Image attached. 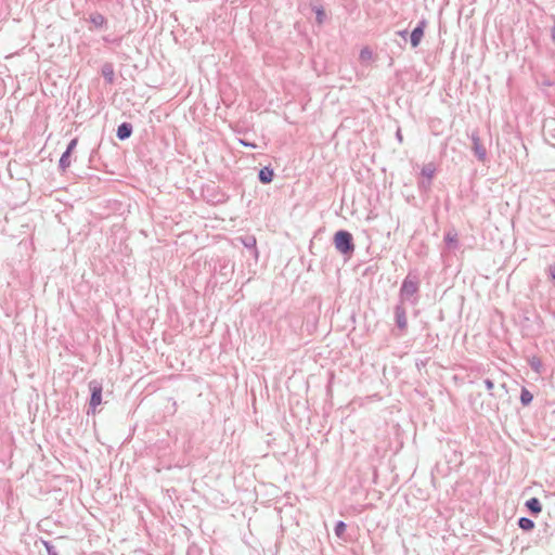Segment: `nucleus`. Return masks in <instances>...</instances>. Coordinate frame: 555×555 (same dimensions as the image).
<instances>
[{
    "label": "nucleus",
    "mask_w": 555,
    "mask_h": 555,
    "mask_svg": "<svg viewBox=\"0 0 555 555\" xmlns=\"http://www.w3.org/2000/svg\"><path fill=\"white\" fill-rule=\"evenodd\" d=\"M273 169L268 166L261 168L258 172V179L263 184L270 183L273 179Z\"/></svg>",
    "instance_id": "obj_9"
},
{
    "label": "nucleus",
    "mask_w": 555,
    "mask_h": 555,
    "mask_svg": "<svg viewBox=\"0 0 555 555\" xmlns=\"http://www.w3.org/2000/svg\"><path fill=\"white\" fill-rule=\"evenodd\" d=\"M444 242L450 248H457L459 247V240H457V233L455 231H449L444 235Z\"/></svg>",
    "instance_id": "obj_11"
},
{
    "label": "nucleus",
    "mask_w": 555,
    "mask_h": 555,
    "mask_svg": "<svg viewBox=\"0 0 555 555\" xmlns=\"http://www.w3.org/2000/svg\"><path fill=\"white\" fill-rule=\"evenodd\" d=\"M90 23H92L95 27H102L106 24V18L101 13H92L89 16Z\"/></svg>",
    "instance_id": "obj_12"
},
{
    "label": "nucleus",
    "mask_w": 555,
    "mask_h": 555,
    "mask_svg": "<svg viewBox=\"0 0 555 555\" xmlns=\"http://www.w3.org/2000/svg\"><path fill=\"white\" fill-rule=\"evenodd\" d=\"M395 321L398 328L405 331L408 327L406 311L402 304L395 307Z\"/></svg>",
    "instance_id": "obj_6"
},
{
    "label": "nucleus",
    "mask_w": 555,
    "mask_h": 555,
    "mask_svg": "<svg viewBox=\"0 0 555 555\" xmlns=\"http://www.w3.org/2000/svg\"><path fill=\"white\" fill-rule=\"evenodd\" d=\"M70 153L64 152L59 160V168L64 172L70 166Z\"/></svg>",
    "instance_id": "obj_14"
},
{
    "label": "nucleus",
    "mask_w": 555,
    "mask_h": 555,
    "mask_svg": "<svg viewBox=\"0 0 555 555\" xmlns=\"http://www.w3.org/2000/svg\"><path fill=\"white\" fill-rule=\"evenodd\" d=\"M518 526L522 530L528 531L534 528V521L528 517H520L518 519Z\"/></svg>",
    "instance_id": "obj_15"
},
{
    "label": "nucleus",
    "mask_w": 555,
    "mask_h": 555,
    "mask_svg": "<svg viewBox=\"0 0 555 555\" xmlns=\"http://www.w3.org/2000/svg\"><path fill=\"white\" fill-rule=\"evenodd\" d=\"M132 134V125L129 122H122L118 126L116 137L120 140H127Z\"/></svg>",
    "instance_id": "obj_8"
},
{
    "label": "nucleus",
    "mask_w": 555,
    "mask_h": 555,
    "mask_svg": "<svg viewBox=\"0 0 555 555\" xmlns=\"http://www.w3.org/2000/svg\"><path fill=\"white\" fill-rule=\"evenodd\" d=\"M420 287V281L417 275H413L412 273H409L405 279L403 280L401 287H400V299L403 300H410L411 297H413L417 292Z\"/></svg>",
    "instance_id": "obj_2"
},
{
    "label": "nucleus",
    "mask_w": 555,
    "mask_h": 555,
    "mask_svg": "<svg viewBox=\"0 0 555 555\" xmlns=\"http://www.w3.org/2000/svg\"><path fill=\"white\" fill-rule=\"evenodd\" d=\"M89 389L91 391L89 405L94 410L102 402V384L98 380H91L89 383Z\"/></svg>",
    "instance_id": "obj_4"
},
{
    "label": "nucleus",
    "mask_w": 555,
    "mask_h": 555,
    "mask_svg": "<svg viewBox=\"0 0 555 555\" xmlns=\"http://www.w3.org/2000/svg\"><path fill=\"white\" fill-rule=\"evenodd\" d=\"M533 400V396L532 393L526 389V388H522L521 389V392H520V402L522 405H528L532 402Z\"/></svg>",
    "instance_id": "obj_16"
},
{
    "label": "nucleus",
    "mask_w": 555,
    "mask_h": 555,
    "mask_svg": "<svg viewBox=\"0 0 555 555\" xmlns=\"http://www.w3.org/2000/svg\"><path fill=\"white\" fill-rule=\"evenodd\" d=\"M44 546L48 555H59L56 548L50 542H44Z\"/></svg>",
    "instance_id": "obj_19"
},
{
    "label": "nucleus",
    "mask_w": 555,
    "mask_h": 555,
    "mask_svg": "<svg viewBox=\"0 0 555 555\" xmlns=\"http://www.w3.org/2000/svg\"><path fill=\"white\" fill-rule=\"evenodd\" d=\"M77 143H78V139L77 138L72 139L70 142L68 143L65 152H68V153L72 154L73 151L76 149Z\"/></svg>",
    "instance_id": "obj_20"
},
{
    "label": "nucleus",
    "mask_w": 555,
    "mask_h": 555,
    "mask_svg": "<svg viewBox=\"0 0 555 555\" xmlns=\"http://www.w3.org/2000/svg\"><path fill=\"white\" fill-rule=\"evenodd\" d=\"M102 75L107 82L112 83L114 81L113 66L111 64H105L102 67Z\"/></svg>",
    "instance_id": "obj_13"
},
{
    "label": "nucleus",
    "mask_w": 555,
    "mask_h": 555,
    "mask_svg": "<svg viewBox=\"0 0 555 555\" xmlns=\"http://www.w3.org/2000/svg\"><path fill=\"white\" fill-rule=\"evenodd\" d=\"M551 37H552L553 42L555 43V22H554V25H553V27H552V34H551Z\"/></svg>",
    "instance_id": "obj_28"
},
{
    "label": "nucleus",
    "mask_w": 555,
    "mask_h": 555,
    "mask_svg": "<svg viewBox=\"0 0 555 555\" xmlns=\"http://www.w3.org/2000/svg\"><path fill=\"white\" fill-rule=\"evenodd\" d=\"M371 55L372 52L369 49H363L360 54L361 59H369L371 57Z\"/></svg>",
    "instance_id": "obj_23"
},
{
    "label": "nucleus",
    "mask_w": 555,
    "mask_h": 555,
    "mask_svg": "<svg viewBox=\"0 0 555 555\" xmlns=\"http://www.w3.org/2000/svg\"><path fill=\"white\" fill-rule=\"evenodd\" d=\"M550 276L555 280V264L550 266L548 268Z\"/></svg>",
    "instance_id": "obj_25"
},
{
    "label": "nucleus",
    "mask_w": 555,
    "mask_h": 555,
    "mask_svg": "<svg viewBox=\"0 0 555 555\" xmlns=\"http://www.w3.org/2000/svg\"><path fill=\"white\" fill-rule=\"evenodd\" d=\"M397 138H398L399 141H402V135L400 133V130L397 131Z\"/></svg>",
    "instance_id": "obj_29"
},
{
    "label": "nucleus",
    "mask_w": 555,
    "mask_h": 555,
    "mask_svg": "<svg viewBox=\"0 0 555 555\" xmlns=\"http://www.w3.org/2000/svg\"><path fill=\"white\" fill-rule=\"evenodd\" d=\"M541 361L540 359L538 358H532V360L530 361V366L533 371H535L537 373L540 372V369H541Z\"/></svg>",
    "instance_id": "obj_18"
},
{
    "label": "nucleus",
    "mask_w": 555,
    "mask_h": 555,
    "mask_svg": "<svg viewBox=\"0 0 555 555\" xmlns=\"http://www.w3.org/2000/svg\"><path fill=\"white\" fill-rule=\"evenodd\" d=\"M526 507L533 515H539L542 511L541 502L538 498H531L526 502Z\"/></svg>",
    "instance_id": "obj_10"
},
{
    "label": "nucleus",
    "mask_w": 555,
    "mask_h": 555,
    "mask_svg": "<svg viewBox=\"0 0 555 555\" xmlns=\"http://www.w3.org/2000/svg\"><path fill=\"white\" fill-rule=\"evenodd\" d=\"M436 168L433 164H427L422 168V176L427 179V183L422 182V186L425 189H429L431 184V179L434 178Z\"/></svg>",
    "instance_id": "obj_7"
},
{
    "label": "nucleus",
    "mask_w": 555,
    "mask_h": 555,
    "mask_svg": "<svg viewBox=\"0 0 555 555\" xmlns=\"http://www.w3.org/2000/svg\"><path fill=\"white\" fill-rule=\"evenodd\" d=\"M483 384H485V386H486L488 391H491L493 389V387H494V384H493V382L490 378H486L483 380Z\"/></svg>",
    "instance_id": "obj_22"
},
{
    "label": "nucleus",
    "mask_w": 555,
    "mask_h": 555,
    "mask_svg": "<svg viewBox=\"0 0 555 555\" xmlns=\"http://www.w3.org/2000/svg\"><path fill=\"white\" fill-rule=\"evenodd\" d=\"M473 143V152L479 162L485 163L487 160V149L481 143L479 133L477 130L473 131L469 135Z\"/></svg>",
    "instance_id": "obj_3"
},
{
    "label": "nucleus",
    "mask_w": 555,
    "mask_h": 555,
    "mask_svg": "<svg viewBox=\"0 0 555 555\" xmlns=\"http://www.w3.org/2000/svg\"><path fill=\"white\" fill-rule=\"evenodd\" d=\"M335 248L343 255L350 257L354 251L353 237L350 232L339 230L334 235Z\"/></svg>",
    "instance_id": "obj_1"
},
{
    "label": "nucleus",
    "mask_w": 555,
    "mask_h": 555,
    "mask_svg": "<svg viewBox=\"0 0 555 555\" xmlns=\"http://www.w3.org/2000/svg\"><path fill=\"white\" fill-rule=\"evenodd\" d=\"M322 15H323V11L321 9H319L317 11V18L318 21L321 23L322 22Z\"/></svg>",
    "instance_id": "obj_26"
},
{
    "label": "nucleus",
    "mask_w": 555,
    "mask_h": 555,
    "mask_svg": "<svg viewBox=\"0 0 555 555\" xmlns=\"http://www.w3.org/2000/svg\"><path fill=\"white\" fill-rule=\"evenodd\" d=\"M398 35H399L400 37H402L403 39H405V38H406V36H408V30H405V29H404V30H400V31H398Z\"/></svg>",
    "instance_id": "obj_27"
},
{
    "label": "nucleus",
    "mask_w": 555,
    "mask_h": 555,
    "mask_svg": "<svg viewBox=\"0 0 555 555\" xmlns=\"http://www.w3.org/2000/svg\"><path fill=\"white\" fill-rule=\"evenodd\" d=\"M244 245L246 247H255L256 246V238L254 236H249L246 240H244Z\"/></svg>",
    "instance_id": "obj_21"
},
{
    "label": "nucleus",
    "mask_w": 555,
    "mask_h": 555,
    "mask_svg": "<svg viewBox=\"0 0 555 555\" xmlns=\"http://www.w3.org/2000/svg\"><path fill=\"white\" fill-rule=\"evenodd\" d=\"M346 528H347V525L343 520L337 521L335 525V528H334L335 534L338 538H341L346 531Z\"/></svg>",
    "instance_id": "obj_17"
},
{
    "label": "nucleus",
    "mask_w": 555,
    "mask_h": 555,
    "mask_svg": "<svg viewBox=\"0 0 555 555\" xmlns=\"http://www.w3.org/2000/svg\"><path fill=\"white\" fill-rule=\"evenodd\" d=\"M240 143H241L242 145H244V146H248V147H256V144H254V143H249V142H247V141H245V140H243V139H240Z\"/></svg>",
    "instance_id": "obj_24"
},
{
    "label": "nucleus",
    "mask_w": 555,
    "mask_h": 555,
    "mask_svg": "<svg viewBox=\"0 0 555 555\" xmlns=\"http://www.w3.org/2000/svg\"><path fill=\"white\" fill-rule=\"evenodd\" d=\"M427 26V21L425 18H422L416 27L412 30L410 36L411 46L413 48H416L420 46L422 38L424 36L425 28Z\"/></svg>",
    "instance_id": "obj_5"
}]
</instances>
